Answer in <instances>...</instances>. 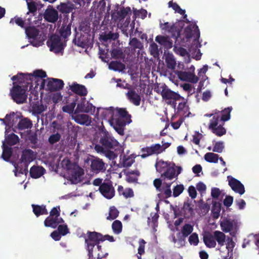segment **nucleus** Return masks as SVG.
Instances as JSON below:
<instances>
[{
	"label": "nucleus",
	"instance_id": "10",
	"mask_svg": "<svg viewBox=\"0 0 259 259\" xmlns=\"http://www.w3.org/2000/svg\"><path fill=\"white\" fill-rule=\"evenodd\" d=\"M88 161L90 164L91 170L94 173L98 174L106 170L105 163L98 157L92 156Z\"/></svg>",
	"mask_w": 259,
	"mask_h": 259
},
{
	"label": "nucleus",
	"instance_id": "54",
	"mask_svg": "<svg viewBox=\"0 0 259 259\" xmlns=\"http://www.w3.org/2000/svg\"><path fill=\"white\" fill-rule=\"evenodd\" d=\"M75 106V101H73L69 104L64 106L62 107V110L63 112L69 114L72 113L74 111Z\"/></svg>",
	"mask_w": 259,
	"mask_h": 259
},
{
	"label": "nucleus",
	"instance_id": "4",
	"mask_svg": "<svg viewBox=\"0 0 259 259\" xmlns=\"http://www.w3.org/2000/svg\"><path fill=\"white\" fill-rule=\"evenodd\" d=\"M100 139L99 143L100 145H96L95 149L97 152H104V149H114L118 146V142L114 139L103 126L99 129Z\"/></svg>",
	"mask_w": 259,
	"mask_h": 259
},
{
	"label": "nucleus",
	"instance_id": "59",
	"mask_svg": "<svg viewBox=\"0 0 259 259\" xmlns=\"http://www.w3.org/2000/svg\"><path fill=\"white\" fill-rule=\"evenodd\" d=\"M224 149V143L221 141L215 143L212 151L217 153H222Z\"/></svg>",
	"mask_w": 259,
	"mask_h": 259
},
{
	"label": "nucleus",
	"instance_id": "46",
	"mask_svg": "<svg viewBox=\"0 0 259 259\" xmlns=\"http://www.w3.org/2000/svg\"><path fill=\"white\" fill-rule=\"evenodd\" d=\"M113 124H115L114 126V128L117 132V133L120 135H123L124 134V129L123 126L124 123L121 120L117 119L114 121Z\"/></svg>",
	"mask_w": 259,
	"mask_h": 259
},
{
	"label": "nucleus",
	"instance_id": "43",
	"mask_svg": "<svg viewBox=\"0 0 259 259\" xmlns=\"http://www.w3.org/2000/svg\"><path fill=\"white\" fill-rule=\"evenodd\" d=\"M32 124L31 120L27 118H24L20 120L18 122L17 127L20 130H23L30 128Z\"/></svg>",
	"mask_w": 259,
	"mask_h": 259
},
{
	"label": "nucleus",
	"instance_id": "20",
	"mask_svg": "<svg viewBox=\"0 0 259 259\" xmlns=\"http://www.w3.org/2000/svg\"><path fill=\"white\" fill-rule=\"evenodd\" d=\"M236 223L234 220L224 219L221 222L220 226L222 230L225 233H228L236 229Z\"/></svg>",
	"mask_w": 259,
	"mask_h": 259
},
{
	"label": "nucleus",
	"instance_id": "2",
	"mask_svg": "<svg viewBox=\"0 0 259 259\" xmlns=\"http://www.w3.org/2000/svg\"><path fill=\"white\" fill-rule=\"evenodd\" d=\"M47 77V74L42 70H36L33 74L18 73L17 75L13 76L11 79L13 81H17L20 83H25L27 84H30V87H33V81L35 82V88H37L40 84V89H43L45 88L46 80L44 78Z\"/></svg>",
	"mask_w": 259,
	"mask_h": 259
},
{
	"label": "nucleus",
	"instance_id": "47",
	"mask_svg": "<svg viewBox=\"0 0 259 259\" xmlns=\"http://www.w3.org/2000/svg\"><path fill=\"white\" fill-rule=\"evenodd\" d=\"M205 160L210 163H217L219 160V155L211 152H208L204 155Z\"/></svg>",
	"mask_w": 259,
	"mask_h": 259
},
{
	"label": "nucleus",
	"instance_id": "42",
	"mask_svg": "<svg viewBox=\"0 0 259 259\" xmlns=\"http://www.w3.org/2000/svg\"><path fill=\"white\" fill-rule=\"evenodd\" d=\"M111 56L112 58L115 59H122L125 57V54L122 50L119 48H114L110 51Z\"/></svg>",
	"mask_w": 259,
	"mask_h": 259
},
{
	"label": "nucleus",
	"instance_id": "40",
	"mask_svg": "<svg viewBox=\"0 0 259 259\" xmlns=\"http://www.w3.org/2000/svg\"><path fill=\"white\" fill-rule=\"evenodd\" d=\"M155 40L161 45L169 48L172 47V42L169 40V38L167 36L157 35L155 38Z\"/></svg>",
	"mask_w": 259,
	"mask_h": 259
},
{
	"label": "nucleus",
	"instance_id": "33",
	"mask_svg": "<svg viewBox=\"0 0 259 259\" xmlns=\"http://www.w3.org/2000/svg\"><path fill=\"white\" fill-rule=\"evenodd\" d=\"M3 153L2 154V158L6 161H9L10 158L12 155V149L11 147L7 146L5 142H3Z\"/></svg>",
	"mask_w": 259,
	"mask_h": 259
},
{
	"label": "nucleus",
	"instance_id": "23",
	"mask_svg": "<svg viewBox=\"0 0 259 259\" xmlns=\"http://www.w3.org/2000/svg\"><path fill=\"white\" fill-rule=\"evenodd\" d=\"M72 23L69 22L68 24L65 23L64 21L60 29L59 30V33L60 37H62L65 39V41L67 40V38L69 36L71 33V28Z\"/></svg>",
	"mask_w": 259,
	"mask_h": 259
},
{
	"label": "nucleus",
	"instance_id": "7",
	"mask_svg": "<svg viewBox=\"0 0 259 259\" xmlns=\"http://www.w3.org/2000/svg\"><path fill=\"white\" fill-rule=\"evenodd\" d=\"M161 95L162 99L166 101L168 105H170L172 107H176V101L184 100V98L181 96L179 94L170 90L166 85L162 87Z\"/></svg>",
	"mask_w": 259,
	"mask_h": 259
},
{
	"label": "nucleus",
	"instance_id": "16",
	"mask_svg": "<svg viewBox=\"0 0 259 259\" xmlns=\"http://www.w3.org/2000/svg\"><path fill=\"white\" fill-rule=\"evenodd\" d=\"M62 80L57 78H49L47 84V90L50 92L59 91L64 87Z\"/></svg>",
	"mask_w": 259,
	"mask_h": 259
},
{
	"label": "nucleus",
	"instance_id": "31",
	"mask_svg": "<svg viewBox=\"0 0 259 259\" xmlns=\"http://www.w3.org/2000/svg\"><path fill=\"white\" fill-rule=\"evenodd\" d=\"M191 201L189 200L186 202H184L183 210V216L185 218H189L194 213V209L191 207Z\"/></svg>",
	"mask_w": 259,
	"mask_h": 259
},
{
	"label": "nucleus",
	"instance_id": "51",
	"mask_svg": "<svg viewBox=\"0 0 259 259\" xmlns=\"http://www.w3.org/2000/svg\"><path fill=\"white\" fill-rule=\"evenodd\" d=\"M112 229L114 234H120L122 230V225L121 222L119 220L114 221L112 224Z\"/></svg>",
	"mask_w": 259,
	"mask_h": 259
},
{
	"label": "nucleus",
	"instance_id": "57",
	"mask_svg": "<svg viewBox=\"0 0 259 259\" xmlns=\"http://www.w3.org/2000/svg\"><path fill=\"white\" fill-rule=\"evenodd\" d=\"M61 135L57 133L55 134L51 135L49 138L48 141L50 144L53 145L59 141L61 139Z\"/></svg>",
	"mask_w": 259,
	"mask_h": 259
},
{
	"label": "nucleus",
	"instance_id": "30",
	"mask_svg": "<svg viewBox=\"0 0 259 259\" xmlns=\"http://www.w3.org/2000/svg\"><path fill=\"white\" fill-rule=\"evenodd\" d=\"M171 183H164L162 187L160 189L161 194H159L158 197L164 198H168L171 196V191L170 189Z\"/></svg>",
	"mask_w": 259,
	"mask_h": 259
},
{
	"label": "nucleus",
	"instance_id": "6",
	"mask_svg": "<svg viewBox=\"0 0 259 259\" xmlns=\"http://www.w3.org/2000/svg\"><path fill=\"white\" fill-rule=\"evenodd\" d=\"M27 87L14 85L10 90V96L13 100L18 104H23L26 102Z\"/></svg>",
	"mask_w": 259,
	"mask_h": 259
},
{
	"label": "nucleus",
	"instance_id": "34",
	"mask_svg": "<svg viewBox=\"0 0 259 259\" xmlns=\"http://www.w3.org/2000/svg\"><path fill=\"white\" fill-rule=\"evenodd\" d=\"M84 175L83 169L78 166L74 169L71 174V178L74 183H77L81 181V177Z\"/></svg>",
	"mask_w": 259,
	"mask_h": 259
},
{
	"label": "nucleus",
	"instance_id": "1",
	"mask_svg": "<svg viewBox=\"0 0 259 259\" xmlns=\"http://www.w3.org/2000/svg\"><path fill=\"white\" fill-rule=\"evenodd\" d=\"M232 107H227L221 112L215 113L214 116L210 120L209 129L217 136L221 137L226 134V130L223 127L225 121L230 119Z\"/></svg>",
	"mask_w": 259,
	"mask_h": 259
},
{
	"label": "nucleus",
	"instance_id": "53",
	"mask_svg": "<svg viewBox=\"0 0 259 259\" xmlns=\"http://www.w3.org/2000/svg\"><path fill=\"white\" fill-rule=\"evenodd\" d=\"M168 6L172 8L176 12H177L181 15H184V13H185V10L181 9L178 4L176 3L172 2V1L169 2Z\"/></svg>",
	"mask_w": 259,
	"mask_h": 259
},
{
	"label": "nucleus",
	"instance_id": "21",
	"mask_svg": "<svg viewBox=\"0 0 259 259\" xmlns=\"http://www.w3.org/2000/svg\"><path fill=\"white\" fill-rule=\"evenodd\" d=\"M64 223L62 218L58 217H48L44 221L46 227L56 228L59 224Z\"/></svg>",
	"mask_w": 259,
	"mask_h": 259
},
{
	"label": "nucleus",
	"instance_id": "32",
	"mask_svg": "<svg viewBox=\"0 0 259 259\" xmlns=\"http://www.w3.org/2000/svg\"><path fill=\"white\" fill-rule=\"evenodd\" d=\"M14 22L21 28L25 27L24 25L25 23H27L28 25H30L33 24V22L31 21L30 18H28L25 20H24L22 18L17 16H15L14 18H12L10 23H14Z\"/></svg>",
	"mask_w": 259,
	"mask_h": 259
},
{
	"label": "nucleus",
	"instance_id": "58",
	"mask_svg": "<svg viewBox=\"0 0 259 259\" xmlns=\"http://www.w3.org/2000/svg\"><path fill=\"white\" fill-rule=\"evenodd\" d=\"M184 190V187L183 185H177L173 189V196L178 197L183 192Z\"/></svg>",
	"mask_w": 259,
	"mask_h": 259
},
{
	"label": "nucleus",
	"instance_id": "24",
	"mask_svg": "<svg viewBox=\"0 0 259 259\" xmlns=\"http://www.w3.org/2000/svg\"><path fill=\"white\" fill-rule=\"evenodd\" d=\"M126 97L134 105L137 106L140 105L141 100V96L137 94L134 90L132 89L128 91V92L126 93Z\"/></svg>",
	"mask_w": 259,
	"mask_h": 259
},
{
	"label": "nucleus",
	"instance_id": "50",
	"mask_svg": "<svg viewBox=\"0 0 259 259\" xmlns=\"http://www.w3.org/2000/svg\"><path fill=\"white\" fill-rule=\"evenodd\" d=\"M31 105L32 106V111L35 114H40L46 109V107L42 104L33 103Z\"/></svg>",
	"mask_w": 259,
	"mask_h": 259
},
{
	"label": "nucleus",
	"instance_id": "61",
	"mask_svg": "<svg viewBox=\"0 0 259 259\" xmlns=\"http://www.w3.org/2000/svg\"><path fill=\"white\" fill-rule=\"evenodd\" d=\"M150 50L151 54L154 57L159 55V50L158 46L156 44L153 42L150 45Z\"/></svg>",
	"mask_w": 259,
	"mask_h": 259
},
{
	"label": "nucleus",
	"instance_id": "12",
	"mask_svg": "<svg viewBox=\"0 0 259 259\" xmlns=\"http://www.w3.org/2000/svg\"><path fill=\"white\" fill-rule=\"evenodd\" d=\"M99 190L101 194L108 199L112 198L115 195V190L110 181L104 182L99 187Z\"/></svg>",
	"mask_w": 259,
	"mask_h": 259
},
{
	"label": "nucleus",
	"instance_id": "36",
	"mask_svg": "<svg viewBox=\"0 0 259 259\" xmlns=\"http://www.w3.org/2000/svg\"><path fill=\"white\" fill-rule=\"evenodd\" d=\"M8 132V129H6L5 131V140L8 145L13 146L19 142V138L17 135L12 133L7 136Z\"/></svg>",
	"mask_w": 259,
	"mask_h": 259
},
{
	"label": "nucleus",
	"instance_id": "35",
	"mask_svg": "<svg viewBox=\"0 0 259 259\" xmlns=\"http://www.w3.org/2000/svg\"><path fill=\"white\" fill-rule=\"evenodd\" d=\"M109 68L115 71L122 72L125 69V65L120 61H112L109 64Z\"/></svg>",
	"mask_w": 259,
	"mask_h": 259
},
{
	"label": "nucleus",
	"instance_id": "9",
	"mask_svg": "<svg viewBox=\"0 0 259 259\" xmlns=\"http://www.w3.org/2000/svg\"><path fill=\"white\" fill-rule=\"evenodd\" d=\"M51 51L59 53L63 51L65 45L61 41L60 36L57 34L52 35L47 42Z\"/></svg>",
	"mask_w": 259,
	"mask_h": 259
},
{
	"label": "nucleus",
	"instance_id": "55",
	"mask_svg": "<svg viewBox=\"0 0 259 259\" xmlns=\"http://www.w3.org/2000/svg\"><path fill=\"white\" fill-rule=\"evenodd\" d=\"M117 112L120 117L126 120H128L131 118V115L128 114L125 108H118L117 109Z\"/></svg>",
	"mask_w": 259,
	"mask_h": 259
},
{
	"label": "nucleus",
	"instance_id": "60",
	"mask_svg": "<svg viewBox=\"0 0 259 259\" xmlns=\"http://www.w3.org/2000/svg\"><path fill=\"white\" fill-rule=\"evenodd\" d=\"M188 240L191 245H197L199 242L198 234L196 233H192L189 236Z\"/></svg>",
	"mask_w": 259,
	"mask_h": 259
},
{
	"label": "nucleus",
	"instance_id": "3",
	"mask_svg": "<svg viewBox=\"0 0 259 259\" xmlns=\"http://www.w3.org/2000/svg\"><path fill=\"white\" fill-rule=\"evenodd\" d=\"M156 170L161 174L163 180H171L177 177L181 171L180 166H176L174 163L161 160L156 164Z\"/></svg>",
	"mask_w": 259,
	"mask_h": 259
},
{
	"label": "nucleus",
	"instance_id": "38",
	"mask_svg": "<svg viewBox=\"0 0 259 259\" xmlns=\"http://www.w3.org/2000/svg\"><path fill=\"white\" fill-rule=\"evenodd\" d=\"M213 235L215 242L217 241L219 246L222 247L224 245L226 240V235L224 233L220 231H215L213 232Z\"/></svg>",
	"mask_w": 259,
	"mask_h": 259
},
{
	"label": "nucleus",
	"instance_id": "15",
	"mask_svg": "<svg viewBox=\"0 0 259 259\" xmlns=\"http://www.w3.org/2000/svg\"><path fill=\"white\" fill-rule=\"evenodd\" d=\"M229 181V185L230 186L232 190L235 192L242 195L245 192V188L244 185L238 180L231 177L228 176Z\"/></svg>",
	"mask_w": 259,
	"mask_h": 259
},
{
	"label": "nucleus",
	"instance_id": "5",
	"mask_svg": "<svg viewBox=\"0 0 259 259\" xmlns=\"http://www.w3.org/2000/svg\"><path fill=\"white\" fill-rule=\"evenodd\" d=\"M88 237L85 238V243L87 244L88 251L89 259L93 257V249L95 245L99 244L100 241H104L102 239V234L96 232L88 231Z\"/></svg>",
	"mask_w": 259,
	"mask_h": 259
},
{
	"label": "nucleus",
	"instance_id": "22",
	"mask_svg": "<svg viewBox=\"0 0 259 259\" xmlns=\"http://www.w3.org/2000/svg\"><path fill=\"white\" fill-rule=\"evenodd\" d=\"M90 38L88 34H81L76 39L74 38L73 40V42L75 45L78 47L84 48L89 46L90 44Z\"/></svg>",
	"mask_w": 259,
	"mask_h": 259
},
{
	"label": "nucleus",
	"instance_id": "26",
	"mask_svg": "<svg viewBox=\"0 0 259 259\" xmlns=\"http://www.w3.org/2000/svg\"><path fill=\"white\" fill-rule=\"evenodd\" d=\"M70 89L72 92L81 96H85L88 94V91L84 85L73 82L70 85Z\"/></svg>",
	"mask_w": 259,
	"mask_h": 259
},
{
	"label": "nucleus",
	"instance_id": "44",
	"mask_svg": "<svg viewBox=\"0 0 259 259\" xmlns=\"http://www.w3.org/2000/svg\"><path fill=\"white\" fill-rule=\"evenodd\" d=\"M193 231V226L189 224H185L181 229V232H180L182 234V236L187 237L190 235Z\"/></svg>",
	"mask_w": 259,
	"mask_h": 259
},
{
	"label": "nucleus",
	"instance_id": "29",
	"mask_svg": "<svg viewBox=\"0 0 259 259\" xmlns=\"http://www.w3.org/2000/svg\"><path fill=\"white\" fill-rule=\"evenodd\" d=\"M19 119L18 116L15 115L14 112L7 114L5 119L0 118V120L6 126H13Z\"/></svg>",
	"mask_w": 259,
	"mask_h": 259
},
{
	"label": "nucleus",
	"instance_id": "48",
	"mask_svg": "<svg viewBox=\"0 0 259 259\" xmlns=\"http://www.w3.org/2000/svg\"><path fill=\"white\" fill-rule=\"evenodd\" d=\"M75 121L80 124H87L90 123L89 116L87 114L78 115L75 117Z\"/></svg>",
	"mask_w": 259,
	"mask_h": 259
},
{
	"label": "nucleus",
	"instance_id": "45",
	"mask_svg": "<svg viewBox=\"0 0 259 259\" xmlns=\"http://www.w3.org/2000/svg\"><path fill=\"white\" fill-rule=\"evenodd\" d=\"M165 63L166 64V66L168 69H175L176 62L172 54H168L166 56Z\"/></svg>",
	"mask_w": 259,
	"mask_h": 259
},
{
	"label": "nucleus",
	"instance_id": "41",
	"mask_svg": "<svg viewBox=\"0 0 259 259\" xmlns=\"http://www.w3.org/2000/svg\"><path fill=\"white\" fill-rule=\"evenodd\" d=\"M33 212L36 217H38L42 214H47L48 212L45 205H38L32 204Z\"/></svg>",
	"mask_w": 259,
	"mask_h": 259
},
{
	"label": "nucleus",
	"instance_id": "49",
	"mask_svg": "<svg viewBox=\"0 0 259 259\" xmlns=\"http://www.w3.org/2000/svg\"><path fill=\"white\" fill-rule=\"evenodd\" d=\"M222 204L219 202H214L213 203L212 207V212L214 218H218L221 210Z\"/></svg>",
	"mask_w": 259,
	"mask_h": 259
},
{
	"label": "nucleus",
	"instance_id": "14",
	"mask_svg": "<svg viewBox=\"0 0 259 259\" xmlns=\"http://www.w3.org/2000/svg\"><path fill=\"white\" fill-rule=\"evenodd\" d=\"M176 74L178 78L182 81L196 83L199 80V77L193 72L178 71Z\"/></svg>",
	"mask_w": 259,
	"mask_h": 259
},
{
	"label": "nucleus",
	"instance_id": "19",
	"mask_svg": "<svg viewBox=\"0 0 259 259\" xmlns=\"http://www.w3.org/2000/svg\"><path fill=\"white\" fill-rule=\"evenodd\" d=\"M44 18L49 22L55 23L58 19V11L54 9L48 8L44 13Z\"/></svg>",
	"mask_w": 259,
	"mask_h": 259
},
{
	"label": "nucleus",
	"instance_id": "63",
	"mask_svg": "<svg viewBox=\"0 0 259 259\" xmlns=\"http://www.w3.org/2000/svg\"><path fill=\"white\" fill-rule=\"evenodd\" d=\"M130 45L134 49H141L142 47V44L141 41L136 37L131 39Z\"/></svg>",
	"mask_w": 259,
	"mask_h": 259
},
{
	"label": "nucleus",
	"instance_id": "11",
	"mask_svg": "<svg viewBox=\"0 0 259 259\" xmlns=\"http://www.w3.org/2000/svg\"><path fill=\"white\" fill-rule=\"evenodd\" d=\"M184 35L187 40L194 37V41H198L200 33L198 26L195 24H191L184 30Z\"/></svg>",
	"mask_w": 259,
	"mask_h": 259
},
{
	"label": "nucleus",
	"instance_id": "18",
	"mask_svg": "<svg viewBox=\"0 0 259 259\" xmlns=\"http://www.w3.org/2000/svg\"><path fill=\"white\" fill-rule=\"evenodd\" d=\"M35 158V153L30 149H26L22 151L20 158V164L29 163L34 160Z\"/></svg>",
	"mask_w": 259,
	"mask_h": 259
},
{
	"label": "nucleus",
	"instance_id": "8",
	"mask_svg": "<svg viewBox=\"0 0 259 259\" xmlns=\"http://www.w3.org/2000/svg\"><path fill=\"white\" fill-rule=\"evenodd\" d=\"M25 33L30 44L34 47H39L42 45V40L39 30L34 26H28L25 28Z\"/></svg>",
	"mask_w": 259,
	"mask_h": 259
},
{
	"label": "nucleus",
	"instance_id": "56",
	"mask_svg": "<svg viewBox=\"0 0 259 259\" xmlns=\"http://www.w3.org/2000/svg\"><path fill=\"white\" fill-rule=\"evenodd\" d=\"M58 10L63 13H69L72 11V8L65 3L61 4L58 7Z\"/></svg>",
	"mask_w": 259,
	"mask_h": 259
},
{
	"label": "nucleus",
	"instance_id": "25",
	"mask_svg": "<svg viewBox=\"0 0 259 259\" xmlns=\"http://www.w3.org/2000/svg\"><path fill=\"white\" fill-rule=\"evenodd\" d=\"M11 162L15 167V170H14V172L15 173V176L17 177L18 176L17 174L18 172L21 175H26L27 174L28 171V164H26V163H22L21 164L20 159L19 160L18 163H16V162L14 161H12Z\"/></svg>",
	"mask_w": 259,
	"mask_h": 259
},
{
	"label": "nucleus",
	"instance_id": "17",
	"mask_svg": "<svg viewBox=\"0 0 259 259\" xmlns=\"http://www.w3.org/2000/svg\"><path fill=\"white\" fill-rule=\"evenodd\" d=\"M128 14H132L131 8L129 7H123L119 11L112 13L111 18L114 21H121L126 17Z\"/></svg>",
	"mask_w": 259,
	"mask_h": 259
},
{
	"label": "nucleus",
	"instance_id": "37",
	"mask_svg": "<svg viewBox=\"0 0 259 259\" xmlns=\"http://www.w3.org/2000/svg\"><path fill=\"white\" fill-rule=\"evenodd\" d=\"M140 174L138 170H129L126 174V181L129 183H137Z\"/></svg>",
	"mask_w": 259,
	"mask_h": 259
},
{
	"label": "nucleus",
	"instance_id": "62",
	"mask_svg": "<svg viewBox=\"0 0 259 259\" xmlns=\"http://www.w3.org/2000/svg\"><path fill=\"white\" fill-rule=\"evenodd\" d=\"M27 7L29 11L27 13V14H29V13H30L33 14V16H34V13H36L37 11V7L35 3L34 2H28Z\"/></svg>",
	"mask_w": 259,
	"mask_h": 259
},
{
	"label": "nucleus",
	"instance_id": "39",
	"mask_svg": "<svg viewBox=\"0 0 259 259\" xmlns=\"http://www.w3.org/2000/svg\"><path fill=\"white\" fill-rule=\"evenodd\" d=\"M203 241L208 248H214L217 245L213 235L210 233L203 236Z\"/></svg>",
	"mask_w": 259,
	"mask_h": 259
},
{
	"label": "nucleus",
	"instance_id": "64",
	"mask_svg": "<svg viewBox=\"0 0 259 259\" xmlns=\"http://www.w3.org/2000/svg\"><path fill=\"white\" fill-rule=\"evenodd\" d=\"M38 99V93L36 91H33L31 92L29 95V100L31 105L33 103H34V102H38L37 100Z\"/></svg>",
	"mask_w": 259,
	"mask_h": 259
},
{
	"label": "nucleus",
	"instance_id": "52",
	"mask_svg": "<svg viewBox=\"0 0 259 259\" xmlns=\"http://www.w3.org/2000/svg\"><path fill=\"white\" fill-rule=\"evenodd\" d=\"M119 214V211L114 206H112L110 207L109 215L107 217V219L108 220H113L115 219Z\"/></svg>",
	"mask_w": 259,
	"mask_h": 259
},
{
	"label": "nucleus",
	"instance_id": "13",
	"mask_svg": "<svg viewBox=\"0 0 259 259\" xmlns=\"http://www.w3.org/2000/svg\"><path fill=\"white\" fill-rule=\"evenodd\" d=\"M184 26V21L182 20H179L175 23L171 24V26L170 28H169L167 33L171 35V37L176 39V40H178L179 38H180V33Z\"/></svg>",
	"mask_w": 259,
	"mask_h": 259
},
{
	"label": "nucleus",
	"instance_id": "27",
	"mask_svg": "<svg viewBox=\"0 0 259 259\" xmlns=\"http://www.w3.org/2000/svg\"><path fill=\"white\" fill-rule=\"evenodd\" d=\"M46 172V169L41 166H32L29 171L30 176L33 179H38L41 177Z\"/></svg>",
	"mask_w": 259,
	"mask_h": 259
},
{
	"label": "nucleus",
	"instance_id": "28",
	"mask_svg": "<svg viewBox=\"0 0 259 259\" xmlns=\"http://www.w3.org/2000/svg\"><path fill=\"white\" fill-rule=\"evenodd\" d=\"M101 117L108 120L112 124L116 119L114 118V110L112 107L108 109H104L101 112Z\"/></svg>",
	"mask_w": 259,
	"mask_h": 259
}]
</instances>
